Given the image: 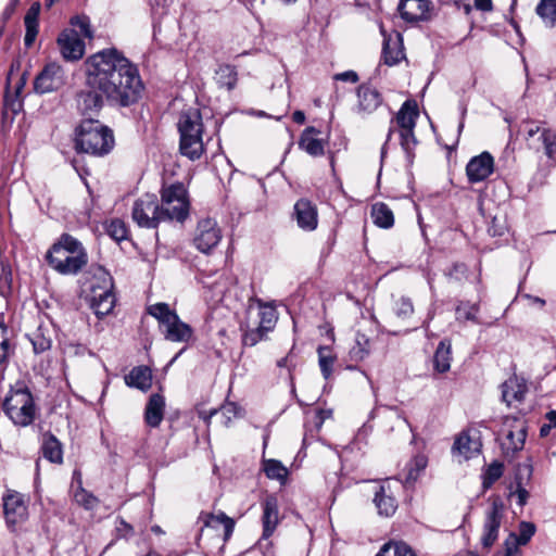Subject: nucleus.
I'll list each match as a JSON object with an SVG mask.
<instances>
[{
  "label": "nucleus",
  "instance_id": "nucleus-44",
  "mask_svg": "<svg viewBox=\"0 0 556 556\" xmlns=\"http://www.w3.org/2000/svg\"><path fill=\"white\" fill-rule=\"evenodd\" d=\"M70 24L72 26L71 29H75L76 34H79L84 38L90 40L93 38V30L91 27L90 18L87 15H75L70 20Z\"/></svg>",
  "mask_w": 556,
  "mask_h": 556
},
{
  "label": "nucleus",
  "instance_id": "nucleus-18",
  "mask_svg": "<svg viewBox=\"0 0 556 556\" xmlns=\"http://www.w3.org/2000/svg\"><path fill=\"white\" fill-rule=\"evenodd\" d=\"M397 9L404 21L415 23L430 17L432 4L430 0H400Z\"/></svg>",
  "mask_w": 556,
  "mask_h": 556
},
{
  "label": "nucleus",
  "instance_id": "nucleus-55",
  "mask_svg": "<svg viewBox=\"0 0 556 556\" xmlns=\"http://www.w3.org/2000/svg\"><path fill=\"white\" fill-rule=\"evenodd\" d=\"M25 84H26V80L24 78V76H21L17 81L15 83L14 85V97L15 99H11V96L8 93L7 97H5V103L9 104L10 101H11V105L13 108V110H17L20 109L21 106V103L20 101L17 100V98L21 96L24 87H25Z\"/></svg>",
  "mask_w": 556,
  "mask_h": 556
},
{
  "label": "nucleus",
  "instance_id": "nucleus-48",
  "mask_svg": "<svg viewBox=\"0 0 556 556\" xmlns=\"http://www.w3.org/2000/svg\"><path fill=\"white\" fill-rule=\"evenodd\" d=\"M503 475V465L494 462L488 466L483 473V486L490 488Z\"/></svg>",
  "mask_w": 556,
  "mask_h": 556
},
{
  "label": "nucleus",
  "instance_id": "nucleus-64",
  "mask_svg": "<svg viewBox=\"0 0 556 556\" xmlns=\"http://www.w3.org/2000/svg\"><path fill=\"white\" fill-rule=\"evenodd\" d=\"M457 556H479V555L471 551H464V552L458 553Z\"/></svg>",
  "mask_w": 556,
  "mask_h": 556
},
{
  "label": "nucleus",
  "instance_id": "nucleus-40",
  "mask_svg": "<svg viewBox=\"0 0 556 556\" xmlns=\"http://www.w3.org/2000/svg\"><path fill=\"white\" fill-rule=\"evenodd\" d=\"M317 353L321 374L325 379H329L332 375L337 356L329 346H319Z\"/></svg>",
  "mask_w": 556,
  "mask_h": 556
},
{
  "label": "nucleus",
  "instance_id": "nucleus-36",
  "mask_svg": "<svg viewBox=\"0 0 556 556\" xmlns=\"http://www.w3.org/2000/svg\"><path fill=\"white\" fill-rule=\"evenodd\" d=\"M36 354L43 353L50 350L52 340L49 331L39 326L34 332L28 336Z\"/></svg>",
  "mask_w": 556,
  "mask_h": 556
},
{
  "label": "nucleus",
  "instance_id": "nucleus-57",
  "mask_svg": "<svg viewBox=\"0 0 556 556\" xmlns=\"http://www.w3.org/2000/svg\"><path fill=\"white\" fill-rule=\"evenodd\" d=\"M511 496L517 498V503L519 506H523L528 501L529 493L525 488L519 485L517 490L514 493H511Z\"/></svg>",
  "mask_w": 556,
  "mask_h": 556
},
{
  "label": "nucleus",
  "instance_id": "nucleus-46",
  "mask_svg": "<svg viewBox=\"0 0 556 556\" xmlns=\"http://www.w3.org/2000/svg\"><path fill=\"white\" fill-rule=\"evenodd\" d=\"M393 312L399 318H408L414 313V305L408 296H400L394 300Z\"/></svg>",
  "mask_w": 556,
  "mask_h": 556
},
{
  "label": "nucleus",
  "instance_id": "nucleus-47",
  "mask_svg": "<svg viewBox=\"0 0 556 556\" xmlns=\"http://www.w3.org/2000/svg\"><path fill=\"white\" fill-rule=\"evenodd\" d=\"M540 138L544 146L546 156L554 159L556 155V132L549 128H543Z\"/></svg>",
  "mask_w": 556,
  "mask_h": 556
},
{
  "label": "nucleus",
  "instance_id": "nucleus-10",
  "mask_svg": "<svg viewBox=\"0 0 556 556\" xmlns=\"http://www.w3.org/2000/svg\"><path fill=\"white\" fill-rule=\"evenodd\" d=\"M527 437L526 421L516 416L503 418L501 429V447L506 456H514L523 448Z\"/></svg>",
  "mask_w": 556,
  "mask_h": 556
},
{
  "label": "nucleus",
  "instance_id": "nucleus-22",
  "mask_svg": "<svg viewBox=\"0 0 556 556\" xmlns=\"http://www.w3.org/2000/svg\"><path fill=\"white\" fill-rule=\"evenodd\" d=\"M262 526H263V539H268L273 535L276 528L280 522L279 505L275 496L268 495L262 502Z\"/></svg>",
  "mask_w": 556,
  "mask_h": 556
},
{
  "label": "nucleus",
  "instance_id": "nucleus-35",
  "mask_svg": "<svg viewBox=\"0 0 556 556\" xmlns=\"http://www.w3.org/2000/svg\"><path fill=\"white\" fill-rule=\"evenodd\" d=\"M15 345L12 342V333L8 327L0 323V366L9 362L10 356L14 353Z\"/></svg>",
  "mask_w": 556,
  "mask_h": 556
},
{
  "label": "nucleus",
  "instance_id": "nucleus-56",
  "mask_svg": "<svg viewBox=\"0 0 556 556\" xmlns=\"http://www.w3.org/2000/svg\"><path fill=\"white\" fill-rule=\"evenodd\" d=\"M333 79L355 84L358 81V75L354 71H345V72L336 74L333 76Z\"/></svg>",
  "mask_w": 556,
  "mask_h": 556
},
{
  "label": "nucleus",
  "instance_id": "nucleus-21",
  "mask_svg": "<svg viewBox=\"0 0 556 556\" xmlns=\"http://www.w3.org/2000/svg\"><path fill=\"white\" fill-rule=\"evenodd\" d=\"M380 31L383 36V50L382 55L384 63L388 65L397 64L404 59V48L402 35L397 31L387 35L383 26H380Z\"/></svg>",
  "mask_w": 556,
  "mask_h": 556
},
{
  "label": "nucleus",
  "instance_id": "nucleus-11",
  "mask_svg": "<svg viewBox=\"0 0 556 556\" xmlns=\"http://www.w3.org/2000/svg\"><path fill=\"white\" fill-rule=\"evenodd\" d=\"M222 240V230L217 222L211 217L198 222L193 235V244L202 253H210Z\"/></svg>",
  "mask_w": 556,
  "mask_h": 556
},
{
  "label": "nucleus",
  "instance_id": "nucleus-26",
  "mask_svg": "<svg viewBox=\"0 0 556 556\" xmlns=\"http://www.w3.org/2000/svg\"><path fill=\"white\" fill-rule=\"evenodd\" d=\"M40 451L42 456L53 464L63 463V447L62 443L51 432H45L41 435Z\"/></svg>",
  "mask_w": 556,
  "mask_h": 556
},
{
  "label": "nucleus",
  "instance_id": "nucleus-23",
  "mask_svg": "<svg viewBox=\"0 0 556 556\" xmlns=\"http://www.w3.org/2000/svg\"><path fill=\"white\" fill-rule=\"evenodd\" d=\"M374 504L378 514L383 517H391L397 509V501L389 482L377 485L375 490Z\"/></svg>",
  "mask_w": 556,
  "mask_h": 556
},
{
  "label": "nucleus",
  "instance_id": "nucleus-19",
  "mask_svg": "<svg viewBox=\"0 0 556 556\" xmlns=\"http://www.w3.org/2000/svg\"><path fill=\"white\" fill-rule=\"evenodd\" d=\"M293 216L299 228L304 231H313L318 226L317 207L306 199H300L295 202Z\"/></svg>",
  "mask_w": 556,
  "mask_h": 556
},
{
  "label": "nucleus",
  "instance_id": "nucleus-42",
  "mask_svg": "<svg viewBox=\"0 0 556 556\" xmlns=\"http://www.w3.org/2000/svg\"><path fill=\"white\" fill-rule=\"evenodd\" d=\"M427 465L428 458L425 455L418 454L414 456L406 465L407 475L405 477V482L414 483L418 479L420 472L426 469Z\"/></svg>",
  "mask_w": 556,
  "mask_h": 556
},
{
  "label": "nucleus",
  "instance_id": "nucleus-25",
  "mask_svg": "<svg viewBox=\"0 0 556 556\" xmlns=\"http://www.w3.org/2000/svg\"><path fill=\"white\" fill-rule=\"evenodd\" d=\"M165 410V399L159 393L149 397L144 409V421L148 426L156 428L163 420Z\"/></svg>",
  "mask_w": 556,
  "mask_h": 556
},
{
  "label": "nucleus",
  "instance_id": "nucleus-60",
  "mask_svg": "<svg viewBox=\"0 0 556 556\" xmlns=\"http://www.w3.org/2000/svg\"><path fill=\"white\" fill-rule=\"evenodd\" d=\"M86 351V348L83 345H70L66 348L67 354H79L84 353Z\"/></svg>",
  "mask_w": 556,
  "mask_h": 556
},
{
  "label": "nucleus",
  "instance_id": "nucleus-9",
  "mask_svg": "<svg viewBox=\"0 0 556 556\" xmlns=\"http://www.w3.org/2000/svg\"><path fill=\"white\" fill-rule=\"evenodd\" d=\"M131 217L139 227L143 228H156L162 222H167L156 195L150 193L135 201Z\"/></svg>",
  "mask_w": 556,
  "mask_h": 556
},
{
  "label": "nucleus",
  "instance_id": "nucleus-16",
  "mask_svg": "<svg viewBox=\"0 0 556 556\" xmlns=\"http://www.w3.org/2000/svg\"><path fill=\"white\" fill-rule=\"evenodd\" d=\"M356 99L355 112L362 116L372 114L383 102L379 90L366 84L357 87Z\"/></svg>",
  "mask_w": 556,
  "mask_h": 556
},
{
  "label": "nucleus",
  "instance_id": "nucleus-37",
  "mask_svg": "<svg viewBox=\"0 0 556 556\" xmlns=\"http://www.w3.org/2000/svg\"><path fill=\"white\" fill-rule=\"evenodd\" d=\"M400 135V144L405 153L408 164H413L415 157V149L418 143L415 129L397 130Z\"/></svg>",
  "mask_w": 556,
  "mask_h": 556
},
{
  "label": "nucleus",
  "instance_id": "nucleus-15",
  "mask_svg": "<svg viewBox=\"0 0 556 556\" xmlns=\"http://www.w3.org/2000/svg\"><path fill=\"white\" fill-rule=\"evenodd\" d=\"M58 46L66 61H78L85 54V42L75 29H64L58 37Z\"/></svg>",
  "mask_w": 556,
  "mask_h": 556
},
{
  "label": "nucleus",
  "instance_id": "nucleus-17",
  "mask_svg": "<svg viewBox=\"0 0 556 556\" xmlns=\"http://www.w3.org/2000/svg\"><path fill=\"white\" fill-rule=\"evenodd\" d=\"M494 170V159L489 152L470 159L466 166V175L471 184H477L486 179Z\"/></svg>",
  "mask_w": 556,
  "mask_h": 556
},
{
  "label": "nucleus",
  "instance_id": "nucleus-59",
  "mask_svg": "<svg viewBox=\"0 0 556 556\" xmlns=\"http://www.w3.org/2000/svg\"><path fill=\"white\" fill-rule=\"evenodd\" d=\"M475 7L481 11H491L492 0H475Z\"/></svg>",
  "mask_w": 556,
  "mask_h": 556
},
{
  "label": "nucleus",
  "instance_id": "nucleus-28",
  "mask_svg": "<svg viewBox=\"0 0 556 556\" xmlns=\"http://www.w3.org/2000/svg\"><path fill=\"white\" fill-rule=\"evenodd\" d=\"M319 131L307 127L301 135L299 147L312 156H320L325 152L324 142L318 138Z\"/></svg>",
  "mask_w": 556,
  "mask_h": 556
},
{
  "label": "nucleus",
  "instance_id": "nucleus-24",
  "mask_svg": "<svg viewBox=\"0 0 556 556\" xmlns=\"http://www.w3.org/2000/svg\"><path fill=\"white\" fill-rule=\"evenodd\" d=\"M527 392V384L523 379L516 376L508 378L502 384V396L508 406L520 403Z\"/></svg>",
  "mask_w": 556,
  "mask_h": 556
},
{
  "label": "nucleus",
  "instance_id": "nucleus-1",
  "mask_svg": "<svg viewBox=\"0 0 556 556\" xmlns=\"http://www.w3.org/2000/svg\"><path fill=\"white\" fill-rule=\"evenodd\" d=\"M86 88L76 96L78 111L93 118L103 106L104 99L128 106L138 101L143 90L137 67L118 50L104 49L86 62Z\"/></svg>",
  "mask_w": 556,
  "mask_h": 556
},
{
  "label": "nucleus",
  "instance_id": "nucleus-51",
  "mask_svg": "<svg viewBox=\"0 0 556 556\" xmlns=\"http://www.w3.org/2000/svg\"><path fill=\"white\" fill-rule=\"evenodd\" d=\"M535 532V527L531 522H521L519 526V535H516L517 547L526 545Z\"/></svg>",
  "mask_w": 556,
  "mask_h": 556
},
{
  "label": "nucleus",
  "instance_id": "nucleus-13",
  "mask_svg": "<svg viewBox=\"0 0 556 556\" xmlns=\"http://www.w3.org/2000/svg\"><path fill=\"white\" fill-rule=\"evenodd\" d=\"M503 505L498 502H493L485 514L483 523L481 544L484 548H491L498 539L500 528L503 518Z\"/></svg>",
  "mask_w": 556,
  "mask_h": 556
},
{
  "label": "nucleus",
  "instance_id": "nucleus-34",
  "mask_svg": "<svg viewBox=\"0 0 556 556\" xmlns=\"http://www.w3.org/2000/svg\"><path fill=\"white\" fill-rule=\"evenodd\" d=\"M371 218L376 226L380 228H391L394 224L393 212L384 203H375L371 206Z\"/></svg>",
  "mask_w": 556,
  "mask_h": 556
},
{
  "label": "nucleus",
  "instance_id": "nucleus-49",
  "mask_svg": "<svg viewBox=\"0 0 556 556\" xmlns=\"http://www.w3.org/2000/svg\"><path fill=\"white\" fill-rule=\"evenodd\" d=\"M74 500L86 509H93L98 505V498L83 488L75 492Z\"/></svg>",
  "mask_w": 556,
  "mask_h": 556
},
{
  "label": "nucleus",
  "instance_id": "nucleus-7",
  "mask_svg": "<svg viewBox=\"0 0 556 556\" xmlns=\"http://www.w3.org/2000/svg\"><path fill=\"white\" fill-rule=\"evenodd\" d=\"M160 325L164 338L172 342H188L193 334L192 328L184 323L167 303H155L147 308Z\"/></svg>",
  "mask_w": 556,
  "mask_h": 556
},
{
  "label": "nucleus",
  "instance_id": "nucleus-58",
  "mask_svg": "<svg viewBox=\"0 0 556 556\" xmlns=\"http://www.w3.org/2000/svg\"><path fill=\"white\" fill-rule=\"evenodd\" d=\"M543 128H541L539 125H535L533 123H527V129H526V132H527V139L529 138H532L533 136H535L536 134H541Z\"/></svg>",
  "mask_w": 556,
  "mask_h": 556
},
{
  "label": "nucleus",
  "instance_id": "nucleus-50",
  "mask_svg": "<svg viewBox=\"0 0 556 556\" xmlns=\"http://www.w3.org/2000/svg\"><path fill=\"white\" fill-rule=\"evenodd\" d=\"M106 231L116 241L124 240L127 237V227L121 219L111 220L106 226Z\"/></svg>",
  "mask_w": 556,
  "mask_h": 556
},
{
  "label": "nucleus",
  "instance_id": "nucleus-20",
  "mask_svg": "<svg viewBox=\"0 0 556 556\" xmlns=\"http://www.w3.org/2000/svg\"><path fill=\"white\" fill-rule=\"evenodd\" d=\"M116 304V296L112 291V280L108 279L106 288H92L91 308L98 317L109 315Z\"/></svg>",
  "mask_w": 556,
  "mask_h": 556
},
{
  "label": "nucleus",
  "instance_id": "nucleus-62",
  "mask_svg": "<svg viewBox=\"0 0 556 556\" xmlns=\"http://www.w3.org/2000/svg\"><path fill=\"white\" fill-rule=\"evenodd\" d=\"M546 419L548 420V424H552L553 428H556V410H549L546 414Z\"/></svg>",
  "mask_w": 556,
  "mask_h": 556
},
{
  "label": "nucleus",
  "instance_id": "nucleus-52",
  "mask_svg": "<svg viewBox=\"0 0 556 556\" xmlns=\"http://www.w3.org/2000/svg\"><path fill=\"white\" fill-rule=\"evenodd\" d=\"M477 312H478V307L476 305H470L468 303H462L456 308L457 319L475 321Z\"/></svg>",
  "mask_w": 556,
  "mask_h": 556
},
{
  "label": "nucleus",
  "instance_id": "nucleus-39",
  "mask_svg": "<svg viewBox=\"0 0 556 556\" xmlns=\"http://www.w3.org/2000/svg\"><path fill=\"white\" fill-rule=\"evenodd\" d=\"M535 11L547 27L556 25V0H540Z\"/></svg>",
  "mask_w": 556,
  "mask_h": 556
},
{
  "label": "nucleus",
  "instance_id": "nucleus-53",
  "mask_svg": "<svg viewBox=\"0 0 556 556\" xmlns=\"http://www.w3.org/2000/svg\"><path fill=\"white\" fill-rule=\"evenodd\" d=\"M507 229L504 216H494L488 227V232L493 237H500L505 233Z\"/></svg>",
  "mask_w": 556,
  "mask_h": 556
},
{
  "label": "nucleus",
  "instance_id": "nucleus-8",
  "mask_svg": "<svg viewBox=\"0 0 556 556\" xmlns=\"http://www.w3.org/2000/svg\"><path fill=\"white\" fill-rule=\"evenodd\" d=\"M161 207L166 220L182 223L189 215V198L185 186L180 182L162 188Z\"/></svg>",
  "mask_w": 556,
  "mask_h": 556
},
{
  "label": "nucleus",
  "instance_id": "nucleus-54",
  "mask_svg": "<svg viewBox=\"0 0 556 556\" xmlns=\"http://www.w3.org/2000/svg\"><path fill=\"white\" fill-rule=\"evenodd\" d=\"M519 547H517L516 534L510 533L504 542V551L497 553L496 556H519Z\"/></svg>",
  "mask_w": 556,
  "mask_h": 556
},
{
  "label": "nucleus",
  "instance_id": "nucleus-14",
  "mask_svg": "<svg viewBox=\"0 0 556 556\" xmlns=\"http://www.w3.org/2000/svg\"><path fill=\"white\" fill-rule=\"evenodd\" d=\"M65 83L63 68L56 63L48 64L35 79V90L40 93L52 92Z\"/></svg>",
  "mask_w": 556,
  "mask_h": 556
},
{
  "label": "nucleus",
  "instance_id": "nucleus-43",
  "mask_svg": "<svg viewBox=\"0 0 556 556\" xmlns=\"http://www.w3.org/2000/svg\"><path fill=\"white\" fill-rule=\"evenodd\" d=\"M376 556H416L415 552L405 543H386Z\"/></svg>",
  "mask_w": 556,
  "mask_h": 556
},
{
  "label": "nucleus",
  "instance_id": "nucleus-27",
  "mask_svg": "<svg viewBox=\"0 0 556 556\" xmlns=\"http://www.w3.org/2000/svg\"><path fill=\"white\" fill-rule=\"evenodd\" d=\"M418 116L417 102L415 100H406L395 116L397 130L415 129Z\"/></svg>",
  "mask_w": 556,
  "mask_h": 556
},
{
  "label": "nucleus",
  "instance_id": "nucleus-45",
  "mask_svg": "<svg viewBox=\"0 0 556 556\" xmlns=\"http://www.w3.org/2000/svg\"><path fill=\"white\" fill-rule=\"evenodd\" d=\"M264 471L269 479L279 481H285L288 476L287 468L275 459H268L264 463Z\"/></svg>",
  "mask_w": 556,
  "mask_h": 556
},
{
  "label": "nucleus",
  "instance_id": "nucleus-31",
  "mask_svg": "<svg viewBox=\"0 0 556 556\" xmlns=\"http://www.w3.org/2000/svg\"><path fill=\"white\" fill-rule=\"evenodd\" d=\"M39 12H40V4L38 2H35L28 9V11L24 17V24H25V29H26L24 42L27 48L33 46V43L35 42L36 37L38 35Z\"/></svg>",
  "mask_w": 556,
  "mask_h": 556
},
{
  "label": "nucleus",
  "instance_id": "nucleus-6",
  "mask_svg": "<svg viewBox=\"0 0 556 556\" xmlns=\"http://www.w3.org/2000/svg\"><path fill=\"white\" fill-rule=\"evenodd\" d=\"M8 418L18 427H27L35 420L36 404L31 392L23 382L11 387L2 403Z\"/></svg>",
  "mask_w": 556,
  "mask_h": 556
},
{
  "label": "nucleus",
  "instance_id": "nucleus-4",
  "mask_svg": "<svg viewBox=\"0 0 556 556\" xmlns=\"http://www.w3.org/2000/svg\"><path fill=\"white\" fill-rule=\"evenodd\" d=\"M112 130L94 118H85L75 132V148L77 151L103 156L114 147Z\"/></svg>",
  "mask_w": 556,
  "mask_h": 556
},
{
  "label": "nucleus",
  "instance_id": "nucleus-30",
  "mask_svg": "<svg viewBox=\"0 0 556 556\" xmlns=\"http://www.w3.org/2000/svg\"><path fill=\"white\" fill-rule=\"evenodd\" d=\"M203 525L208 528L216 529L219 525L224 527V542L228 541L232 535L235 529V520L228 517L225 513L218 514H203L201 515Z\"/></svg>",
  "mask_w": 556,
  "mask_h": 556
},
{
  "label": "nucleus",
  "instance_id": "nucleus-29",
  "mask_svg": "<svg viewBox=\"0 0 556 556\" xmlns=\"http://www.w3.org/2000/svg\"><path fill=\"white\" fill-rule=\"evenodd\" d=\"M481 448L479 440L471 439L467 432H462L455 440L453 452L464 459L472 458L478 455Z\"/></svg>",
  "mask_w": 556,
  "mask_h": 556
},
{
  "label": "nucleus",
  "instance_id": "nucleus-2",
  "mask_svg": "<svg viewBox=\"0 0 556 556\" xmlns=\"http://www.w3.org/2000/svg\"><path fill=\"white\" fill-rule=\"evenodd\" d=\"M277 320L278 313L273 303H265L261 299H251L247 308V318L240 326L243 331V345H256L267 332L274 330Z\"/></svg>",
  "mask_w": 556,
  "mask_h": 556
},
{
  "label": "nucleus",
  "instance_id": "nucleus-41",
  "mask_svg": "<svg viewBox=\"0 0 556 556\" xmlns=\"http://www.w3.org/2000/svg\"><path fill=\"white\" fill-rule=\"evenodd\" d=\"M370 353V340L363 333H357L355 343L350 350V357L353 361L362 362Z\"/></svg>",
  "mask_w": 556,
  "mask_h": 556
},
{
  "label": "nucleus",
  "instance_id": "nucleus-38",
  "mask_svg": "<svg viewBox=\"0 0 556 556\" xmlns=\"http://www.w3.org/2000/svg\"><path fill=\"white\" fill-rule=\"evenodd\" d=\"M434 369L438 372H446L451 367V344L440 342L433 357Z\"/></svg>",
  "mask_w": 556,
  "mask_h": 556
},
{
  "label": "nucleus",
  "instance_id": "nucleus-32",
  "mask_svg": "<svg viewBox=\"0 0 556 556\" xmlns=\"http://www.w3.org/2000/svg\"><path fill=\"white\" fill-rule=\"evenodd\" d=\"M214 80L219 88L228 91L236 88L238 83L237 68L230 64H220L215 70Z\"/></svg>",
  "mask_w": 556,
  "mask_h": 556
},
{
  "label": "nucleus",
  "instance_id": "nucleus-12",
  "mask_svg": "<svg viewBox=\"0 0 556 556\" xmlns=\"http://www.w3.org/2000/svg\"><path fill=\"white\" fill-rule=\"evenodd\" d=\"M3 513L8 527L12 530L15 526L22 525L28 518L27 504L18 492L9 490L2 497Z\"/></svg>",
  "mask_w": 556,
  "mask_h": 556
},
{
  "label": "nucleus",
  "instance_id": "nucleus-3",
  "mask_svg": "<svg viewBox=\"0 0 556 556\" xmlns=\"http://www.w3.org/2000/svg\"><path fill=\"white\" fill-rule=\"evenodd\" d=\"M46 260L59 274L76 275L87 265L88 254L76 238L64 233L49 249Z\"/></svg>",
  "mask_w": 556,
  "mask_h": 556
},
{
  "label": "nucleus",
  "instance_id": "nucleus-63",
  "mask_svg": "<svg viewBox=\"0 0 556 556\" xmlns=\"http://www.w3.org/2000/svg\"><path fill=\"white\" fill-rule=\"evenodd\" d=\"M552 428V424H544L540 429V435L542 438L547 437Z\"/></svg>",
  "mask_w": 556,
  "mask_h": 556
},
{
  "label": "nucleus",
  "instance_id": "nucleus-5",
  "mask_svg": "<svg viewBox=\"0 0 556 556\" xmlns=\"http://www.w3.org/2000/svg\"><path fill=\"white\" fill-rule=\"evenodd\" d=\"M179 151L190 161H197L205 152L203 142L204 126L199 110L184 111L178 121Z\"/></svg>",
  "mask_w": 556,
  "mask_h": 556
},
{
  "label": "nucleus",
  "instance_id": "nucleus-61",
  "mask_svg": "<svg viewBox=\"0 0 556 556\" xmlns=\"http://www.w3.org/2000/svg\"><path fill=\"white\" fill-rule=\"evenodd\" d=\"M293 121L296 124H304L305 122V114L302 111H295L292 116Z\"/></svg>",
  "mask_w": 556,
  "mask_h": 556
},
{
  "label": "nucleus",
  "instance_id": "nucleus-33",
  "mask_svg": "<svg viewBox=\"0 0 556 556\" xmlns=\"http://www.w3.org/2000/svg\"><path fill=\"white\" fill-rule=\"evenodd\" d=\"M125 381L129 387L147 391L152 384V372L146 366H138L131 369L125 377Z\"/></svg>",
  "mask_w": 556,
  "mask_h": 556
}]
</instances>
